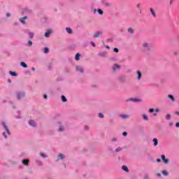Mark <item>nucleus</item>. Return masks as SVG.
Masks as SVG:
<instances>
[{
  "label": "nucleus",
  "instance_id": "16",
  "mask_svg": "<svg viewBox=\"0 0 179 179\" xmlns=\"http://www.w3.org/2000/svg\"><path fill=\"white\" fill-rule=\"evenodd\" d=\"M150 11L151 12L152 16H154V17H156V13L155 12V10L153 8H150Z\"/></svg>",
  "mask_w": 179,
  "mask_h": 179
},
{
  "label": "nucleus",
  "instance_id": "6",
  "mask_svg": "<svg viewBox=\"0 0 179 179\" xmlns=\"http://www.w3.org/2000/svg\"><path fill=\"white\" fill-rule=\"evenodd\" d=\"M120 68H121V66H120V65L114 64V66H113V70L114 71V72H115L117 71V69H120Z\"/></svg>",
  "mask_w": 179,
  "mask_h": 179
},
{
  "label": "nucleus",
  "instance_id": "29",
  "mask_svg": "<svg viewBox=\"0 0 179 179\" xmlns=\"http://www.w3.org/2000/svg\"><path fill=\"white\" fill-rule=\"evenodd\" d=\"M162 174H164V176H169V172H167V171H163Z\"/></svg>",
  "mask_w": 179,
  "mask_h": 179
},
{
  "label": "nucleus",
  "instance_id": "9",
  "mask_svg": "<svg viewBox=\"0 0 179 179\" xmlns=\"http://www.w3.org/2000/svg\"><path fill=\"white\" fill-rule=\"evenodd\" d=\"M76 69L79 72H80L81 73H83V68H82L81 66H77L76 67Z\"/></svg>",
  "mask_w": 179,
  "mask_h": 179
},
{
  "label": "nucleus",
  "instance_id": "11",
  "mask_svg": "<svg viewBox=\"0 0 179 179\" xmlns=\"http://www.w3.org/2000/svg\"><path fill=\"white\" fill-rule=\"evenodd\" d=\"M65 156H64V154H59L57 156V160H62Z\"/></svg>",
  "mask_w": 179,
  "mask_h": 179
},
{
  "label": "nucleus",
  "instance_id": "56",
  "mask_svg": "<svg viewBox=\"0 0 179 179\" xmlns=\"http://www.w3.org/2000/svg\"><path fill=\"white\" fill-rule=\"evenodd\" d=\"M170 3H173V0H170Z\"/></svg>",
  "mask_w": 179,
  "mask_h": 179
},
{
  "label": "nucleus",
  "instance_id": "51",
  "mask_svg": "<svg viewBox=\"0 0 179 179\" xmlns=\"http://www.w3.org/2000/svg\"><path fill=\"white\" fill-rule=\"evenodd\" d=\"M43 99H47V94L43 95Z\"/></svg>",
  "mask_w": 179,
  "mask_h": 179
},
{
  "label": "nucleus",
  "instance_id": "4",
  "mask_svg": "<svg viewBox=\"0 0 179 179\" xmlns=\"http://www.w3.org/2000/svg\"><path fill=\"white\" fill-rule=\"evenodd\" d=\"M103 35V32L101 31H97L95 33V34L94 35V38H99V37H100V36Z\"/></svg>",
  "mask_w": 179,
  "mask_h": 179
},
{
  "label": "nucleus",
  "instance_id": "18",
  "mask_svg": "<svg viewBox=\"0 0 179 179\" xmlns=\"http://www.w3.org/2000/svg\"><path fill=\"white\" fill-rule=\"evenodd\" d=\"M127 101H141V99H127Z\"/></svg>",
  "mask_w": 179,
  "mask_h": 179
},
{
  "label": "nucleus",
  "instance_id": "59",
  "mask_svg": "<svg viewBox=\"0 0 179 179\" xmlns=\"http://www.w3.org/2000/svg\"><path fill=\"white\" fill-rule=\"evenodd\" d=\"M170 125H171V123H170Z\"/></svg>",
  "mask_w": 179,
  "mask_h": 179
},
{
  "label": "nucleus",
  "instance_id": "19",
  "mask_svg": "<svg viewBox=\"0 0 179 179\" xmlns=\"http://www.w3.org/2000/svg\"><path fill=\"white\" fill-rule=\"evenodd\" d=\"M66 31H67V33H69V34H72V29L71 28H66Z\"/></svg>",
  "mask_w": 179,
  "mask_h": 179
},
{
  "label": "nucleus",
  "instance_id": "49",
  "mask_svg": "<svg viewBox=\"0 0 179 179\" xmlns=\"http://www.w3.org/2000/svg\"><path fill=\"white\" fill-rule=\"evenodd\" d=\"M157 177H162V174L161 173H157Z\"/></svg>",
  "mask_w": 179,
  "mask_h": 179
},
{
  "label": "nucleus",
  "instance_id": "38",
  "mask_svg": "<svg viewBox=\"0 0 179 179\" xmlns=\"http://www.w3.org/2000/svg\"><path fill=\"white\" fill-rule=\"evenodd\" d=\"M28 45H33V42L31 41H29Z\"/></svg>",
  "mask_w": 179,
  "mask_h": 179
},
{
  "label": "nucleus",
  "instance_id": "3",
  "mask_svg": "<svg viewBox=\"0 0 179 179\" xmlns=\"http://www.w3.org/2000/svg\"><path fill=\"white\" fill-rule=\"evenodd\" d=\"M2 125H3V128H4V129H6V131L7 132V134L8 135H10V131H9V129L8 128V127L6 126V124H5L4 122H2Z\"/></svg>",
  "mask_w": 179,
  "mask_h": 179
},
{
  "label": "nucleus",
  "instance_id": "13",
  "mask_svg": "<svg viewBox=\"0 0 179 179\" xmlns=\"http://www.w3.org/2000/svg\"><path fill=\"white\" fill-rule=\"evenodd\" d=\"M152 141L154 142V146H157V145H159V141L157 138H153Z\"/></svg>",
  "mask_w": 179,
  "mask_h": 179
},
{
  "label": "nucleus",
  "instance_id": "37",
  "mask_svg": "<svg viewBox=\"0 0 179 179\" xmlns=\"http://www.w3.org/2000/svg\"><path fill=\"white\" fill-rule=\"evenodd\" d=\"M113 51H114V52H118L120 50H118V48H115L113 49Z\"/></svg>",
  "mask_w": 179,
  "mask_h": 179
},
{
  "label": "nucleus",
  "instance_id": "22",
  "mask_svg": "<svg viewBox=\"0 0 179 179\" xmlns=\"http://www.w3.org/2000/svg\"><path fill=\"white\" fill-rule=\"evenodd\" d=\"M9 73H10V75H11L12 76H17V74L16 72H15V71H10Z\"/></svg>",
  "mask_w": 179,
  "mask_h": 179
},
{
  "label": "nucleus",
  "instance_id": "24",
  "mask_svg": "<svg viewBox=\"0 0 179 179\" xmlns=\"http://www.w3.org/2000/svg\"><path fill=\"white\" fill-rule=\"evenodd\" d=\"M122 169H123L124 171H129L128 167L127 166H122Z\"/></svg>",
  "mask_w": 179,
  "mask_h": 179
},
{
  "label": "nucleus",
  "instance_id": "21",
  "mask_svg": "<svg viewBox=\"0 0 179 179\" xmlns=\"http://www.w3.org/2000/svg\"><path fill=\"white\" fill-rule=\"evenodd\" d=\"M20 65H21V66H22V68H27V64H26V63H24L23 62H22L20 63Z\"/></svg>",
  "mask_w": 179,
  "mask_h": 179
},
{
  "label": "nucleus",
  "instance_id": "17",
  "mask_svg": "<svg viewBox=\"0 0 179 179\" xmlns=\"http://www.w3.org/2000/svg\"><path fill=\"white\" fill-rule=\"evenodd\" d=\"M169 99H171V101H176V99H174V96L171 94L168 95Z\"/></svg>",
  "mask_w": 179,
  "mask_h": 179
},
{
  "label": "nucleus",
  "instance_id": "1",
  "mask_svg": "<svg viewBox=\"0 0 179 179\" xmlns=\"http://www.w3.org/2000/svg\"><path fill=\"white\" fill-rule=\"evenodd\" d=\"M142 48L144 51H149L150 50V45L147 41H143L142 44Z\"/></svg>",
  "mask_w": 179,
  "mask_h": 179
},
{
  "label": "nucleus",
  "instance_id": "48",
  "mask_svg": "<svg viewBox=\"0 0 179 179\" xmlns=\"http://www.w3.org/2000/svg\"><path fill=\"white\" fill-rule=\"evenodd\" d=\"M6 16H7V17H10V13H8L6 14Z\"/></svg>",
  "mask_w": 179,
  "mask_h": 179
},
{
  "label": "nucleus",
  "instance_id": "12",
  "mask_svg": "<svg viewBox=\"0 0 179 179\" xmlns=\"http://www.w3.org/2000/svg\"><path fill=\"white\" fill-rule=\"evenodd\" d=\"M29 124L31 125V127H36V122H34V120H29Z\"/></svg>",
  "mask_w": 179,
  "mask_h": 179
},
{
  "label": "nucleus",
  "instance_id": "47",
  "mask_svg": "<svg viewBox=\"0 0 179 179\" xmlns=\"http://www.w3.org/2000/svg\"><path fill=\"white\" fill-rule=\"evenodd\" d=\"M157 163H160V162H162V159H157Z\"/></svg>",
  "mask_w": 179,
  "mask_h": 179
},
{
  "label": "nucleus",
  "instance_id": "46",
  "mask_svg": "<svg viewBox=\"0 0 179 179\" xmlns=\"http://www.w3.org/2000/svg\"><path fill=\"white\" fill-rule=\"evenodd\" d=\"M136 8H141V3H138V4L136 5Z\"/></svg>",
  "mask_w": 179,
  "mask_h": 179
},
{
  "label": "nucleus",
  "instance_id": "53",
  "mask_svg": "<svg viewBox=\"0 0 179 179\" xmlns=\"http://www.w3.org/2000/svg\"><path fill=\"white\" fill-rule=\"evenodd\" d=\"M8 82L9 83H10L12 81L10 80V79H8Z\"/></svg>",
  "mask_w": 179,
  "mask_h": 179
},
{
  "label": "nucleus",
  "instance_id": "31",
  "mask_svg": "<svg viewBox=\"0 0 179 179\" xmlns=\"http://www.w3.org/2000/svg\"><path fill=\"white\" fill-rule=\"evenodd\" d=\"M29 35L30 38H33V37H34V34H33L31 32H29Z\"/></svg>",
  "mask_w": 179,
  "mask_h": 179
},
{
  "label": "nucleus",
  "instance_id": "40",
  "mask_svg": "<svg viewBox=\"0 0 179 179\" xmlns=\"http://www.w3.org/2000/svg\"><path fill=\"white\" fill-rule=\"evenodd\" d=\"M122 135H123V136H127V135H128V133H127V131H124L122 133Z\"/></svg>",
  "mask_w": 179,
  "mask_h": 179
},
{
  "label": "nucleus",
  "instance_id": "14",
  "mask_svg": "<svg viewBox=\"0 0 179 179\" xmlns=\"http://www.w3.org/2000/svg\"><path fill=\"white\" fill-rule=\"evenodd\" d=\"M29 159H24L22 160V164L24 165V166H29Z\"/></svg>",
  "mask_w": 179,
  "mask_h": 179
},
{
  "label": "nucleus",
  "instance_id": "2",
  "mask_svg": "<svg viewBox=\"0 0 179 179\" xmlns=\"http://www.w3.org/2000/svg\"><path fill=\"white\" fill-rule=\"evenodd\" d=\"M17 97L18 100H20L22 97H24V92H17Z\"/></svg>",
  "mask_w": 179,
  "mask_h": 179
},
{
  "label": "nucleus",
  "instance_id": "8",
  "mask_svg": "<svg viewBox=\"0 0 179 179\" xmlns=\"http://www.w3.org/2000/svg\"><path fill=\"white\" fill-rule=\"evenodd\" d=\"M52 33V31L51 29H48L47 32L45 33V37H50V34Z\"/></svg>",
  "mask_w": 179,
  "mask_h": 179
},
{
  "label": "nucleus",
  "instance_id": "25",
  "mask_svg": "<svg viewBox=\"0 0 179 179\" xmlns=\"http://www.w3.org/2000/svg\"><path fill=\"white\" fill-rule=\"evenodd\" d=\"M62 100L64 103L66 102V97H65V96L62 95Z\"/></svg>",
  "mask_w": 179,
  "mask_h": 179
},
{
  "label": "nucleus",
  "instance_id": "52",
  "mask_svg": "<svg viewBox=\"0 0 179 179\" xmlns=\"http://www.w3.org/2000/svg\"><path fill=\"white\" fill-rule=\"evenodd\" d=\"M31 70H32V71H36V69H35L34 67H32V68H31Z\"/></svg>",
  "mask_w": 179,
  "mask_h": 179
},
{
  "label": "nucleus",
  "instance_id": "32",
  "mask_svg": "<svg viewBox=\"0 0 179 179\" xmlns=\"http://www.w3.org/2000/svg\"><path fill=\"white\" fill-rule=\"evenodd\" d=\"M120 117L121 118H123V119L128 118V115H121Z\"/></svg>",
  "mask_w": 179,
  "mask_h": 179
},
{
  "label": "nucleus",
  "instance_id": "28",
  "mask_svg": "<svg viewBox=\"0 0 179 179\" xmlns=\"http://www.w3.org/2000/svg\"><path fill=\"white\" fill-rule=\"evenodd\" d=\"M128 33H131V34L134 33V29L132 28H129Z\"/></svg>",
  "mask_w": 179,
  "mask_h": 179
},
{
  "label": "nucleus",
  "instance_id": "15",
  "mask_svg": "<svg viewBox=\"0 0 179 179\" xmlns=\"http://www.w3.org/2000/svg\"><path fill=\"white\" fill-rule=\"evenodd\" d=\"M27 20V16H24V17L20 18V22H21V23H24V20Z\"/></svg>",
  "mask_w": 179,
  "mask_h": 179
},
{
  "label": "nucleus",
  "instance_id": "10",
  "mask_svg": "<svg viewBox=\"0 0 179 179\" xmlns=\"http://www.w3.org/2000/svg\"><path fill=\"white\" fill-rule=\"evenodd\" d=\"M136 73H137V75H138V80H141V78H142V73L141 72V71H136Z\"/></svg>",
  "mask_w": 179,
  "mask_h": 179
},
{
  "label": "nucleus",
  "instance_id": "43",
  "mask_svg": "<svg viewBox=\"0 0 179 179\" xmlns=\"http://www.w3.org/2000/svg\"><path fill=\"white\" fill-rule=\"evenodd\" d=\"M91 44L93 47H96V44L94 42H91Z\"/></svg>",
  "mask_w": 179,
  "mask_h": 179
},
{
  "label": "nucleus",
  "instance_id": "58",
  "mask_svg": "<svg viewBox=\"0 0 179 179\" xmlns=\"http://www.w3.org/2000/svg\"><path fill=\"white\" fill-rule=\"evenodd\" d=\"M145 178H148V176H145Z\"/></svg>",
  "mask_w": 179,
  "mask_h": 179
},
{
  "label": "nucleus",
  "instance_id": "27",
  "mask_svg": "<svg viewBox=\"0 0 179 179\" xmlns=\"http://www.w3.org/2000/svg\"><path fill=\"white\" fill-rule=\"evenodd\" d=\"M171 118V115L167 114L166 116V120H170Z\"/></svg>",
  "mask_w": 179,
  "mask_h": 179
},
{
  "label": "nucleus",
  "instance_id": "50",
  "mask_svg": "<svg viewBox=\"0 0 179 179\" xmlns=\"http://www.w3.org/2000/svg\"><path fill=\"white\" fill-rule=\"evenodd\" d=\"M153 115H154V117H156L157 115V113H154Z\"/></svg>",
  "mask_w": 179,
  "mask_h": 179
},
{
  "label": "nucleus",
  "instance_id": "36",
  "mask_svg": "<svg viewBox=\"0 0 179 179\" xmlns=\"http://www.w3.org/2000/svg\"><path fill=\"white\" fill-rule=\"evenodd\" d=\"M64 127L61 126L59 128V131H60V132H62V131H64Z\"/></svg>",
  "mask_w": 179,
  "mask_h": 179
},
{
  "label": "nucleus",
  "instance_id": "5",
  "mask_svg": "<svg viewBox=\"0 0 179 179\" xmlns=\"http://www.w3.org/2000/svg\"><path fill=\"white\" fill-rule=\"evenodd\" d=\"M161 157H162V162H164V163L165 164H168V163H169V159H166V156H165L164 155H162L161 156Z\"/></svg>",
  "mask_w": 179,
  "mask_h": 179
},
{
  "label": "nucleus",
  "instance_id": "35",
  "mask_svg": "<svg viewBox=\"0 0 179 179\" xmlns=\"http://www.w3.org/2000/svg\"><path fill=\"white\" fill-rule=\"evenodd\" d=\"M99 55H100L101 57H104L106 55V52L99 53Z\"/></svg>",
  "mask_w": 179,
  "mask_h": 179
},
{
  "label": "nucleus",
  "instance_id": "55",
  "mask_svg": "<svg viewBox=\"0 0 179 179\" xmlns=\"http://www.w3.org/2000/svg\"><path fill=\"white\" fill-rule=\"evenodd\" d=\"M106 48H108V50H110V46L106 45Z\"/></svg>",
  "mask_w": 179,
  "mask_h": 179
},
{
  "label": "nucleus",
  "instance_id": "34",
  "mask_svg": "<svg viewBox=\"0 0 179 179\" xmlns=\"http://www.w3.org/2000/svg\"><path fill=\"white\" fill-rule=\"evenodd\" d=\"M99 118H104V115H103V113H99Z\"/></svg>",
  "mask_w": 179,
  "mask_h": 179
},
{
  "label": "nucleus",
  "instance_id": "7",
  "mask_svg": "<svg viewBox=\"0 0 179 179\" xmlns=\"http://www.w3.org/2000/svg\"><path fill=\"white\" fill-rule=\"evenodd\" d=\"M102 5H103V6H106L108 8V6H110V3L107 2V1H106V0H103Z\"/></svg>",
  "mask_w": 179,
  "mask_h": 179
},
{
  "label": "nucleus",
  "instance_id": "42",
  "mask_svg": "<svg viewBox=\"0 0 179 179\" xmlns=\"http://www.w3.org/2000/svg\"><path fill=\"white\" fill-rule=\"evenodd\" d=\"M150 113H153V111H155L154 108H150L149 109Z\"/></svg>",
  "mask_w": 179,
  "mask_h": 179
},
{
  "label": "nucleus",
  "instance_id": "33",
  "mask_svg": "<svg viewBox=\"0 0 179 179\" xmlns=\"http://www.w3.org/2000/svg\"><path fill=\"white\" fill-rule=\"evenodd\" d=\"M122 150V148H121V147H119L115 149V152H121Z\"/></svg>",
  "mask_w": 179,
  "mask_h": 179
},
{
  "label": "nucleus",
  "instance_id": "41",
  "mask_svg": "<svg viewBox=\"0 0 179 179\" xmlns=\"http://www.w3.org/2000/svg\"><path fill=\"white\" fill-rule=\"evenodd\" d=\"M40 155L42 157H45V155L43 152H41Z\"/></svg>",
  "mask_w": 179,
  "mask_h": 179
},
{
  "label": "nucleus",
  "instance_id": "45",
  "mask_svg": "<svg viewBox=\"0 0 179 179\" xmlns=\"http://www.w3.org/2000/svg\"><path fill=\"white\" fill-rule=\"evenodd\" d=\"M176 128H179V122H176Z\"/></svg>",
  "mask_w": 179,
  "mask_h": 179
},
{
  "label": "nucleus",
  "instance_id": "44",
  "mask_svg": "<svg viewBox=\"0 0 179 179\" xmlns=\"http://www.w3.org/2000/svg\"><path fill=\"white\" fill-rule=\"evenodd\" d=\"M175 114H176V115H178L179 117V111H176Z\"/></svg>",
  "mask_w": 179,
  "mask_h": 179
},
{
  "label": "nucleus",
  "instance_id": "39",
  "mask_svg": "<svg viewBox=\"0 0 179 179\" xmlns=\"http://www.w3.org/2000/svg\"><path fill=\"white\" fill-rule=\"evenodd\" d=\"M3 136H4V138H5L6 139L8 138V136H6V134L5 132H3Z\"/></svg>",
  "mask_w": 179,
  "mask_h": 179
},
{
  "label": "nucleus",
  "instance_id": "30",
  "mask_svg": "<svg viewBox=\"0 0 179 179\" xmlns=\"http://www.w3.org/2000/svg\"><path fill=\"white\" fill-rule=\"evenodd\" d=\"M97 12H98V13H99V15H103V10H101V9H98V10H97Z\"/></svg>",
  "mask_w": 179,
  "mask_h": 179
},
{
  "label": "nucleus",
  "instance_id": "23",
  "mask_svg": "<svg viewBox=\"0 0 179 179\" xmlns=\"http://www.w3.org/2000/svg\"><path fill=\"white\" fill-rule=\"evenodd\" d=\"M143 120H145V121H148V120H149V117H148V115H145V114L143 115Z\"/></svg>",
  "mask_w": 179,
  "mask_h": 179
},
{
  "label": "nucleus",
  "instance_id": "57",
  "mask_svg": "<svg viewBox=\"0 0 179 179\" xmlns=\"http://www.w3.org/2000/svg\"><path fill=\"white\" fill-rule=\"evenodd\" d=\"M155 111H156L157 113H158V111H159V109H156V110H155Z\"/></svg>",
  "mask_w": 179,
  "mask_h": 179
},
{
  "label": "nucleus",
  "instance_id": "26",
  "mask_svg": "<svg viewBox=\"0 0 179 179\" xmlns=\"http://www.w3.org/2000/svg\"><path fill=\"white\" fill-rule=\"evenodd\" d=\"M50 51V50L48 49V48H44V52L45 54H48V52Z\"/></svg>",
  "mask_w": 179,
  "mask_h": 179
},
{
  "label": "nucleus",
  "instance_id": "20",
  "mask_svg": "<svg viewBox=\"0 0 179 179\" xmlns=\"http://www.w3.org/2000/svg\"><path fill=\"white\" fill-rule=\"evenodd\" d=\"M79 59H80V54L77 53L76 55V61H79Z\"/></svg>",
  "mask_w": 179,
  "mask_h": 179
},
{
  "label": "nucleus",
  "instance_id": "54",
  "mask_svg": "<svg viewBox=\"0 0 179 179\" xmlns=\"http://www.w3.org/2000/svg\"><path fill=\"white\" fill-rule=\"evenodd\" d=\"M96 12H97V10L94 9V13H96Z\"/></svg>",
  "mask_w": 179,
  "mask_h": 179
}]
</instances>
